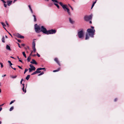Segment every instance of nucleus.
Listing matches in <instances>:
<instances>
[{"instance_id":"nucleus-37","label":"nucleus","mask_w":124,"mask_h":124,"mask_svg":"<svg viewBox=\"0 0 124 124\" xmlns=\"http://www.w3.org/2000/svg\"><path fill=\"white\" fill-rule=\"evenodd\" d=\"M1 24H2V26L3 27L5 26V25L4 23H3V22H1Z\"/></svg>"},{"instance_id":"nucleus-46","label":"nucleus","mask_w":124,"mask_h":124,"mask_svg":"<svg viewBox=\"0 0 124 124\" xmlns=\"http://www.w3.org/2000/svg\"><path fill=\"white\" fill-rule=\"evenodd\" d=\"M1 0V1H2L3 2V3H6V2L4 0Z\"/></svg>"},{"instance_id":"nucleus-15","label":"nucleus","mask_w":124,"mask_h":124,"mask_svg":"<svg viewBox=\"0 0 124 124\" xmlns=\"http://www.w3.org/2000/svg\"><path fill=\"white\" fill-rule=\"evenodd\" d=\"M35 39H34L33 40L32 45V48H34L35 47Z\"/></svg>"},{"instance_id":"nucleus-32","label":"nucleus","mask_w":124,"mask_h":124,"mask_svg":"<svg viewBox=\"0 0 124 124\" xmlns=\"http://www.w3.org/2000/svg\"><path fill=\"white\" fill-rule=\"evenodd\" d=\"M29 72H31L32 71H33V70H32V69L31 68H29Z\"/></svg>"},{"instance_id":"nucleus-23","label":"nucleus","mask_w":124,"mask_h":124,"mask_svg":"<svg viewBox=\"0 0 124 124\" xmlns=\"http://www.w3.org/2000/svg\"><path fill=\"white\" fill-rule=\"evenodd\" d=\"M60 68H59L57 70H54L53 71V72H55L58 71L60 70Z\"/></svg>"},{"instance_id":"nucleus-14","label":"nucleus","mask_w":124,"mask_h":124,"mask_svg":"<svg viewBox=\"0 0 124 124\" xmlns=\"http://www.w3.org/2000/svg\"><path fill=\"white\" fill-rule=\"evenodd\" d=\"M30 63L33 64H35L36 65L37 64V63L36 61L34 59H32V61L30 62Z\"/></svg>"},{"instance_id":"nucleus-58","label":"nucleus","mask_w":124,"mask_h":124,"mask_svg":"<svg viewBox=\"0 0 124 124\" xmlns=\"http://www.w3.org/2000/svg\"><path fill=\"white\" fill-rule=\"evenodd\" d=\"M4 104H3L1 105H0V106L1 107Z\"/></svg>"},{"instance_id":"nucleus-45","label":"nucleus","mask_w":124,"mask_h":124,"mask_svg":"<svg viewBox=\"0 0 124 124\" xmlns=\"http://www.w3.org/2000/svg\"><path fill=\"white\" fill-rule=\"evenodd\" d=\"M23 79H21V81H20V83L21 84H22V81H23Z\"/></svg>"},{"instance_id":"nucleus-42","label":"nucleus","mask_w":124,"mask_h":124,"mask_svg":"<svg viewBox=\"0 0 124 124\" xmlns=\"http://www.w3.org/2000/svg\"><path fill=\"white\" fill-rule=\"evenodd\" d=\"M37 55L38 57H40V55L38 53H37Z\"/></svg>"},{"instance_id":"nucleus-39","label":"nucleus","mask_w":124,"mask_h":124,"mask_svg":"<svg viewBox=\"0 0 124 124\" xmlns=\"http://www.w3.org/2000/svg\"><path fill=\"white\" fill-rule=\"evenodd\" d=\"M6 3H4V6L6 8L7 6V5L6 4Z\"/></svg>"},{"instance_id":"nucleus-35","label":"nucleus","mask_w":124,"mask_h":124,"mask_svg":"<svg viewBox=\"0 0 124 124\" xmlns=\"http://www.w3.org/2000/svg\"><path fill=\"white\" fill-rule=\"evenodd\" d=\"M33 50V52H35L36 51V49L35 48V47H34V48H32Z\"/></svg>"},{"instance_id":"nucleus-21","label":"nucleus","mask_w":124,"mask_h":124,"mask_svg":"<svg viewBox=\"0 0 124 124\" xmlns=\"http://www.w3.org/2000/svg\"><path fill=\"white\" fill-rule=\"evenodd\" d=\"M30 75H27V76L26 78V79L27 80H28L29 79V78H30Z\"/></svg>"},{"instance_id":"nucleus-53","label":"nucleus","mask_w":124,"mask_h":124,"mask_svg":"<svg viewBox=\"0 0 124 124\" xmlns=\"http://www.w3.org/2000/svg\"><path fill=\"white\" fill-rule=\"evenodd\" d=\"M25 45L24 44H22V45L23 46H25Z\"/></svg>"},{"instance_id":"nucleus-12","label":"nucleus","mask_w":124,"mask_h":124,"mask_svg":"<svg viewBox=\"0 0 124 124\" xmlns=\"http://www.w3.org/2000/svg\"><path fill=\"white\" fill-rule=\"evenodd\" d=\"M40 72H41V71H38V70H37H37H36V71H35L34 72L32 73L31 74V75H34V74H37V73H40Z\"/></svg>"},{"instance_id":"nucleus-9","label":"nucleus","mask_w":124,"mask_h":124,"mask_svg":"<svg viewBox=\"0 0 124 124\" xmlns=\"http://www.w3.org/2000/svg\"><path fill=\"white\" fill-rule=\"evenodd\" d=\"M91 29H88L87 31H95V30L94 29V27L91 26Z\"/></svg>"},{"instance_id":"nucleus-30","label":"nucleus","mask_w":124,"mask_h":124,"mask_svg":"<svg viewBox=\"0 0 124 124\" xmlns=\"http://www.w3.org/2000/svg\"><path fill=\"white\" fill-rule=\"evenodd\" d=\"M31 58L30 57V56L28 57L27 58V60L28 62H29L30 61V60H31Z\"/></svg>"},{"instance_id":"nucleus-19","label":"nucleus","mask_w":124,"mask_h":124,"mask_svg":"<svg viewBox=\"0 0 124 124\" xmlns=\"http://www.w3.org/2000/svg\"><path fill=\"white\" fill-rule=\"evenodd\" d=\"M45 69V68H39L37 69V70H44Z\"/></svg>"},{"instance_id":"nucleus-16","label":"nucleus","mask_w":124,"mask_h":124,"mask_svg":"<svg viewBox=\"0 0 124 124\" xmlns=\"http://www.w3.org/2000/svg\"><path fill=\"white\" fill-rule=\"evenodd\" d=\"M6 49L7 50H9L11 51V49L10 48V47L8 45H7L6 47Z\"/></svg>"},{"instance_id":"nucleus-56","label":"nucleus","mask_w":124,"mask_h":124,"mask_svg":"<svg viewBox=\"0 0 124 124\" xmlns=\"http://www.w3.org/2000/svg\"><path fill=\"white\" fill-rule=\"evenodd\" d=\"M10 57L11 58H12L13 59H15V58H14V57H12V56H10Z\"/></svg>"},{"instance_id":"nucleus-40","label":"nucleus","mask_w":124,"mask_h":124,"mask_svg":"<svg viewBox=\"0 0 124 124\" xmlns=\"http://www.w3.org/2000/svg\"><path fill=\"white\" fill-rule=\"evenodd\" d=\"M68 5L70 7V8H71V9L72 10H73V8L72 7H71L70 6V5L69 4H68Z\"/></svg>"},{"instance_id":"nucleus-34","label":"nucleus","mask_w":124,"mask_h":124,"mask_svg":"<svg viewBox=\"0 0 124 124\" xmlns=\"http://www.w3.org/2000/svg\"><path fill=\"white\" fill-rule=\"evenodd\" d=\"M15 101V100H14L11 101L10 103V105L12 104V103H14Z\"/></svg>"},{"instance_id":"nucleus-6","label":"nucleus","mask_w":124,"mask_h":124,"mask_svg":"<svg viewBox=\"0 0 124 124\" xmlns=\"http://www.w3.org/2000/svg\"><path fill=\"white\" fill-rule=\"evenodd\" d=\"M78 35L79 38H83L84 36L83 31H78Z\"/></svg>"},{"instance_id":"nucleus-51","label":"nucleus","mask_w":124,"mask_h":124,"mask_svg":"<svg viewBox=\"0 0 124 124\" xmlns=\"http://www.w3.org/2000/svg\"><path fill=\"white\" fill-rule=\"evenodd\" d=\"M11 68L12 69H13L14 70H16V68H13V67H12V66H11Z\"/></svg>"},{"instance_id":"nucleus-36","label":"nucleus","mask_w":124,"mask_h":124,"mask_svg":"<svg viewBox=\"0 0 124 124\" xmlns=\"http://www.w3.org/2000/svg\"><path fill=\"white\" fill-rule=\"evenodd\" d=\"M28 69H25V71H24V74H25V73L27 71H28Z\"/></svg>"},{"instance_id":"nucleus-1","label":"nucleus","mask_w":124,"mask_h":124,"mask_svg":"<svg viewBox=\"0 0 124 124\" xmlns=\"http://www.w3.org/2000/svg\"><path fill=\"white\" fill-rule=\"evenodd\" d=\"M59 4L62 7V8L65 11H66V10L68 15L69 16H71V13L69 9L67 8V5H63L62 3L61 2H60Z\"/></svg>"},{"instance_id":"nucleus-20","label":"nucleus","mask_w":124,"mask_h":124,"mask_svg":"<svg viewBox=\"0 0 124 124\" xmlns=\"http://www.w3.org/2000/svg\"><path fill=\"white\" fill-rule=\"evenodd\" d=\"M54 3H58L59 2L57 1V0H51Z\"/></svg>"},{"instance_id":"nucleus-59","label":"nucleus","mask_w":124,"mask_h":124,"mask_svg":"<svg viewBox=\"0 0 124 124\" xmlns=\"http://www.w3.org/2000/svg\"><path fill=\"white\" fill-rule=\"evenodd\" d=\"M6 24H7V25H8V23H7V22L6 21Z\"/></svg>"},{"instance_id":"nucleus-13","label":"nucleus","mask_w":124,"mask_h":124,"mask_svg":"<svg viewBox=\"0 0 124 124\" xmlns=\"http://www.w3.org/2000/svg\"><path fill=\"white\" fill-rule=\"evenodd\" d=\"M29 66L31 68H30L32 69V70H33V71L35 70H36V68L34 66H33V65L32 64H30Z\"/></svg>"},{"instance_id":"nucleus-33","label":"nucleus","mask_w":124,"mask_h":124,"mask_svg":"<svg viewBox=\"0 0 124 124\" xmlns=\"http://www.w3.org/2000/svg\"><path fill=\"white\" fill-rule=\"evenodd\" d=\"M44 73V72L43 71L41 73H40L38 75V76H40L41 75L43 74Z\"/></svg>"},{"instance_id":"nucleus-49","label":"nucleus","mask_w":124,"mask_h":124,"mask_svg":"<svg viewBox=\"0 0 124 124\" xmlns=\"http://www.w3.org/2000/svg\"><path fill=\"white\" fill-rule=\"evenodd\" d=\"M17 41H18V42L19 43H20L21 42V40H18Z\"/></svg>"},{"instance_id":"nucleus-41","label":"nucleus","mask_w":124,"mask_h":124,"mask_svg":"<svg viewBox=\"0 0 124 124\" xmlns=\"http://www.w3.org/2000/svg\"><path fill=\"white\" fill-rule=\"evenodd\" d=\"M0 64L1 65V67L2 68L3 67V63L1 62L0 63Z\"/></svg>"},{"instance_id":"nucleus-62","label":"nucleus","mask_w":124,"mask_h":124,"mask_svg":"<svg viewBox=\"0 0 124 124\" xmlns=\"http://www.w3.org/2000/svg\"><path fill=\"white\" fill-rule=\"evenodd\" d=\"M5 38H8V37H7V36H6V35H5Z\"/></svg>"},{"instance_id":"nucleus-27","label":"nucleus","mask_w":124,"mask_h":124,"mask_svg":"<svg viewBox=\"0 0 124 124\" xmlns=\"http://www.w3.org/2000/svg\"><path fill=\"white\" fill-rule=\"evenodd\" d=\"M23 53V56L25 57V58H26V54L24 52H23V53Z\"/></svg>"},{"instance_id":"nucleus-47","label":"nucleus","mask_w":124,"mask_h":124,"mask_svg":"<svg viewBox=\"0 0 124 124\" xmlns=\"http://www.w3.org/2000/svg\"><path fill=\"white\" fill-rule=\"evenodd\" d=\"M17 44L18 45V46L19 47L21 48V47H20V44L19 43H17Z\"/></svg>"},{"instance_id":"nucleus-48","label":"nucleus","mask_w":124,"mask_h":124,"mask_svg":"<svg viewBox=\"0 0 124 124\" xmlns=\"http://www.w3.org/2000/svg\"><path fill=\"white\" fill-rule=\"evenodd\" d=\"M117 100V99L116 98H115L114 100L115 101H116Z\"/></svg>"},{"instance_id":"nucleus-2","label":"nucleus","mask_w":124,"mask_h":124,"mask_svg":"<svg viewBox=\"0 0 124 124\" xmlns=\"http://www.w3.org/2000/svg\"><path fill=\"white\" fill-rule=\"evenodd\" d=\"M36 32L37 33H39V32H41L38 35V36L40 37L41 35H44V34L47 35L54 34L55 33L56 31H36Z\"/></svg>"},{"instance_id":"nucleus-29","label":"nucleus","mask_w":124,"mask_h":124,"mask_svg":"<svg viewBox=\"0 0 124 124\" xmlns=\"http://www.w3.org/2000/svg\"><path fill=\"white\" fill-rule=\"evenodd\" d=\"M14 109V107L12 106L9 109V111H11Z\"/></svg>"},{"instance_id":"nucleus-64","label":"nucleus","mask_w":124,"mask_h":124,"mask_svg":"<svg viewBox=\"0 0 124 124\" xmlns=\"http://www.w3.org/2000/svg\"><path fill=\"white\" fill-rule=\"evenodd\" d=\"M91 24L92 23V22L91 21H90L89 22Z\"/></svg>"},{"instance_id":"nucleus-31","label":"nucleus","mask_w":124,"mask_h":124,"mask_svg":"<svg viewBox=\"0 0 124 124\" xmlns=\"http://www.w3.org/2000/svg\"><path fill=\"white\" fill-rule=\"evenodd\" d=\"M1 40H2V42H3V43L5 42V41L4 40V37L3 36V37L2 38Z\"/></svg>"},{"instance_id":"nucleus-38","label":"nucleus","mask_w":124,"mask_h":124,"mask_svg":"<svg viewBox=\"0 0 124 124\" xmlns=\"http://www.w3.org/2000/svg\"><path fill=\"white\" fill-rule=\"evenodd\" d=\"M29 9H30V10L31 14H33V10H32L31 8Z\"/></svg>"},{"instance_id":"nucleus-22","label":"nucleus","mask_w":124,"mask_h":124,"mask_svg":"<svg viewBox=\"0 0 124 124\" xmlns=\"http://www.w3.org/2000/svg\"><path fill=\"white\" fill-rule=\"evenodd\" d=\"M54 4L57 7L58 9H59V6L56 3H54Z\"/></svg>"},{"instance_id":"nucleus-57","label":"nucleus","mask_w":124,"mask_h":124,"mask_svg":"<svg viewBox=\"0 0 124 124\" xmlns=\"http://www.w3.org/2000/svg\"><path fill=\"white\" fill-rule=\"evenodd\" d=\"M2 108H0V111H1L2 110Z\"/></svg>"},{"instance_id":"nucleus-4","label":"nucleus","mask_w":124,"mask_h":124,"mask_svg":"<svg viewBox=\"0 0 124 124\" xmlns=\"http://www.w3.org/2000/svg\"><path fill=\"white\" fill-rule=\"evenodd\" d=\"M93 15L91 14L89 16H86L84 17V20L86 21H88L92 19Z\"/></svg>"},{"instance_id":"nucleus-3","label":"nucleus","mask_w":124,"mask_h":124,"mask_svg":"<svg viewBox=\"0 0 124 124\" xmlns=\"http://www.w3.org/2000/svg\"><path fill=\"white\" fill-rule=\"evenodd\" d=\"M95 31H87L86 33L85 40L88 39L90 36L92 37H93L94 35V33Z\"/></svg>"},{"instance_id":"nucleus-28","label":"nucleus","mask_w":124,"mask_h":124,"mask_svg":"<svg viewBox=\"0 0 124 124\" xmlns=\"http://www.w3.org/2000/svg\"><path fill=\"white\" fill-rule=\"evenodd\" d=\"M26 88L24 89V88H22V90L25 93H26Z\"/></svg>"},{"instance_id":"nucleus-5","label":"nucleus","mask_w":124,"mask_h":124,"mask_svg":"<svg viewBox=\"0 0 124 124\" xmlns=\"http://www.w3.org/2000/svg\"><path fill=\"white\" fill-rule=\"evenodd\" d=\"M56 30L55 29H51L47 31L46 28H44V26H42L41 27V30L40 31H56Z\"/></svg>"},{"instance_id":"nucleus-7","label":"nucleus","mask_w":124,"mask_h":124,"mask_svg":"<svg viewBox=\"0 0 124 124\" xmlns=\"http://www.w3.org/2000/svg\"><path fill=\"white\" fill-rule=\"evenodd\" d=\"M34 26L35 31H38L40 30V27L37 24H35Z\"/></svg>"},{"instance_id":"nucleus-50","label":"nucleus","mask_w":124,"mask_h":124,"mask_svg":"<svg viewBox=\"0 0 124 124\" xmlns=\"http://www.w3.org/2000/svg\"><path fill=\"white\" fill-rule=\"evenodd\" d=\"M28 7L29 9L31 8V7L30 5H29Z\"/></svg>"},{"instance_id":"nucleus-60","label":"nucleus","mask_w":124,"mask_h":124,"mask_svg":"<svg viewBox=\"0 0 124 124\" xmlns=\"http://www.w3.org/2000/svg\"><path fill=\"white\" fill-rule=\"evenodd\" d=\"M7 32H8V31H7ZM8 32V33H9V34L10 35V36H11L12 37V36L10 34L9 32Z\"/></svg>"},{"instance_id":"nucleus-10","label":"nucleus","mask_w":124,"mask_h":124,"mask_svg":"<svg viewBox=\"0 0 124 124\" xmlns=\"http://www.w3.org/2000/svg\"><path fill=\"white\" fill-rule=\"evenodd\" d=\"M69 20L70 22L72 24H73L74 23V21L70 18H69Z\"/></svg>"},{"instance_id":"nucleus-44","label":"nucleus","mask_w":124,"mask_h":124,"mask_svg":"<svg viewBox=\"0 0 124 124\" xmlns=\"http://www.w3.org/2000/svg\"><path fill=\"white\" fill-rule=\"evenodd\" d=\"M79 31H84V30L83 29H81L79 30Z\"/></svg>"},{"instance_id":"nucleus-18","label":"nucleus","mask_w":124,"mask_h":124,"mask_svg":"<svg viewBox=\"0 0 124 124\" xmlns=\"http://www.w3.org/2000/svg\"><path fill=\"white\" fill-rule=\"evenodd\" d=\"M32 16H33V17L34 18V21L35 22L36 21L37 19H36V16L35 15H34V14H33Z\"/></svg>"},{"instance_id":"nucleus-63","label":"nucleus","mask_w":124,"mask_h":124,"mask_svg":"<svg viewBox=\"0 0 124 124\" xmlns=\"http://www.w3.org/2000/svg\"><path fill=\"white\" fill-rule=\"evenodd\" d=\"M22 85H23V86H24V85H25L24 84H22Z\"/></svg>"},{"instance_id":"nucleus-52","label":"nucleus","mask_w":124,"mask_h":124,"mask_svg":"<svg viewBox=\"0 0 124 124\" xmlns=\"http://www.w3.org/2000/svg\"><path fill=\"white\" fill-rule=\"evenodd\" d=\"M32 52H33V51H32L31 52V54H30V56H31V54H32Z\"/></svg>"},{"instance_id":"nucleus-55","label":"nucleus","mask_w":124,"mask_h":124,"mask_svg":"<svg viewBox=\"0 0 124 124\" xmlns=\"http://www.w3.org/2000/svg\"><path fill=\"white\" fill-rule=\"evenodd\" d=\"M19 61L23 63L22 62V60H19Z\"/></svg>"},{"instance_id":"nucleus-61","label":"nucleus","mask_w":124,"mask_h":124,"mask_svg":"<svg viewBox=\"0 0 124 124\" xmlns=\"http://www.w3.org/2000/svg\"><path fill=\"white\" fill-rule=\"evenodd\" d=\"M32 56H36V55L35 54H34Z\"/></svg>"},{"instance_id":"nucleus-43","label":"nucleus","mask_w":124,"mask_h":124,"mask_svg":"<svg viewBox=\"0 0 124 124\" xmlns=\"http://www.w3.org/2000/svg\"><path fill=\"white\" fill-rule=\"evenodd\" d=\"M17 66L20 69H21L22 70L23 69L20 66Z\"/></svg>"},{"instance_id":"nucleus-26","label":"nucleus","mask_w":124,"mask_h":124,"mask_svg":"<svg viewBox=\"0 0 124 124\" xmlns=\"http://www.w3.org/2000/svg\"><path fill=\"white\" fill-rule=\"evenodd\" d=\"M8 62L9 64V65L11 66H11H12L11 65H13L11 63V61H8Z\"/></svg>"},{"instance_id":"nucleus-54","label":"nucleus","mask_w":124,"mask_h":124,"mask_svg":"<svg viewBox=\"0 0 124 124\" xmlns=\"http://www.w3.org/2000/svg\"><path fill=\"white\" fill-rule=\"evenodd\" d=\"M6 75H3L2 76V77H5L6 76Z\"/></svg>"},{"instance_id":"nucleus-11","label":"nucleus","mask_w":124,"mask_h":124,"mask_svg":"<svg viewBox=\"0 0 124 124\" xmlns=\"http://www.w3.org/2000/svg\"><path fill=\"white\" fill-rule=\"evenodd\" d=\"M12 1L8 0L7 1V5L8 6H10L12 3Z\"/></svg>"},{"instance_id":"nucleus-25","label":"nucleus","mask_w":124,"mask_h":124,"mask_svg":"<svg viewBox=\"0 0 124 124\" xmlns=\"http://www.w3.org/2000/svg\"><path fill=\"white\" fill-rule=\"evenodd\" d=\"M17 76L16 75H15V76H11V77L12 78L14 79L16 78L17 77Z\"/></svg>"},{"instance_id":"nucleus-24","label":"nucleus","mask_w":124,"mask_h":124,"mask_svg":"<svg viewBox=\"0 0 124 124\" xmlns=\"http://www.w3.org/2000/svg\"><path fill=\"white\" fill-rule=\"evenodd\" d=\"M96 1H95V2H94L93 3V4H92V7H91V9H92L93 8V6H94L95 4L96 3Z\"/></svg>"},{"instance_id":"nucleus-8","label":"nucleus","mask_w":124,"mask_h":124,"mask_svg":"<svg viewBox=\"0 0 124 124\" xmlns=\"http://www.w3.org/2000/svg\"><path fill=\"white\" fill-rule=\"evenodd\" d=\"M14 35H15L18 38H20L21 39H23L24 38L23 36L21 35L18 33H17L16 34H14Z\"/></svg>"},{"instance_id":"nucleus-17","label":"nucleus","mask_w":124,"mask_h":124,"mask_svg":"<svg viewBox=\"0 0 124 124\" xmlns=\"http://www.w3.org/2000/svg\"><path fill=\"white\" fill-rule=\"evenodd\" d=\"M54 61L59 65H60V64L59 61H58V59L57 58H55L54 59Z\"/></svg>"}]
</instances>
